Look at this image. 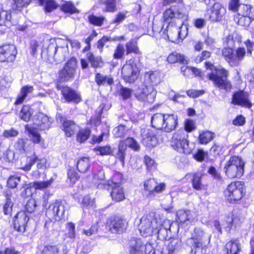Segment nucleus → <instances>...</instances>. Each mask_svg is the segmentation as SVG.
I'll use <instances>...</instances> for the list:
<instances>
[{"label": "nucleus", "instance_id": "nucleus-1", "mask_svg": "<svg viewBox=\"0 0 254 254\" xmlns=\"http://www.w3.org/2000/svg\"><path fill=\"white\" fill-rule=\"evenodd\" d=\"M206 69H210L211 72L208 73L209 79L213 82L215 85L221 89L226 90L231 88V84L227 80L228 71L223 68H217L212 63L209 62L205 63Z\"/></svg>", "mask_w": 254, "mask_h": 254}, {"label": "nucleus", "instance_id": "nucleus-2", "mask_svg": "<svg viewBox=\"0 0 254 254\" xmlns=\"http://www.w3.org/2000/svg\"><path fill=\"white\" fill-rule=\"evenodd\" d=\"M211 235L199 227L195 228L190 239L192 245L191 252L193 254H202L203 248L210 243Z\"/></svg>", "mask_w": 254, "mask_h": 254}, {"label": "nucleus", "instance_id": "nucleus-3", "mask_svg": "<svg viewBox=\"0 0 254 254\" xmlns=\"http://www.w3.org/2000/svg\"><path fill=\"white\" fill-rule=\"evenodd\" d=\"M245 164L240 157L234 156L230 157L224 168L226 175L230 179L240 178L244 174Z\"/></svg>", "mask_w": 254, "mask_h": 254}, {"label": "nucleus", "instance_id": "nucleus-4", "mask_svg": "<svg viewBox=\"0 0 254 254\" xmlns=\"http://www.w3.org/2000/svg\"><path fill=\"white\" fill-rule=\"evenodd\" d=\"M188 134L185 130L180 129L175 132L172 137L171 145L180 153L189 154L191 149L189 146Z\"/></svg>", "mask_w": 254, "mask_h": 254}, {"label": "nucleus", "instance_id": "nucleus-5", "mask_svg": "<svg viewBox=\"0 0 254 254\" xmlns=\"http://www.w3.org/2000/svg\"><path fill=\"white\" fill-rule=\"evenodd\" d=\"M224 196L228 201L235 203L243 197L244 187L240 182L231 183L224 191Z\"/></svg>", "mask_w": 254, "mask_h": 254}, {"label": "nucleus", "instance_id": "nucleus-6", "mask_svg": "<svg viewBox=\"0 0 254 254\" xmlns=\"http://www.w3.org/2000/svg\"><path fill=\"white\" fill-rule=\"evenodd\" d=\"M153 213L143 216L140 220L139 230L142 236L146 237L154 233L155 229L158 224L154 218Z\"/></svg>", "mask_w": 254, "mask_h": 254}, {"label": "nucleus", "instance_id": "nucleus-7", "mask_svg": "<svg viewBox=\"0 0 254 254\" xmlns=\"http://www.w3.org/2000/svg\"><path fill=\"white\" fill-rule=\"evenodd\" d=\"M45 53L47 55L48 61L52 64L54 62L56 64H59L65 61L67 55V51L65 48H59L54 44L50 45L46 51H43L42 56H43Z\"/></svg>", "mask_w": 254, "mask_h": 254}, {"label": "nucleus", "instance_id": "nucleus-8", "mask_svg": "<svg viewBox=\"0 0 254 254\" xmlns=\"http://www.w3.org/2000/svg\"><path fill=\"white\" fill-rule=\"evenodd\" d=\"M139 74V68L132 59L127 61L122 67V75L126 82L133 83L137 80Z\"/></svg>", "mask_w": 254, "mask_h": 254}, {"label": "nucleus", "instance_id": "nucleus-9", "mask_svg": "<svg viewBox=\"0 0 254 254\" xmlns=\"http://www.w3.org/2000/svg\"><path fill=\"white\" fill-rule=\"evenodd\" d=\"M156 91L152 85H142L138 87L135 96L138 100L144 103L154 102Z\"/></svg>", "mask_w": 254, "mask_h": 254}, {"label": "nucleus", "instance_id": "nucleus-10", "mask_svg": "<svg viewBox=\"0 0 254 254\" xmlns=\"http://www.w3.org/2000/svg\"><path fill=\"white\" fill-rule=\"evenodd\" d=\"M131 148L134 151H138L140 149V145L138 142L132 137H128L125 141L121 140L118 145V151L116 157L124 164L125 157L127 147Z\"/></svg>", "mask_w": 254, "mask_h": 254}, {"label": "nucleus", "instance_id": "nucleus-11", "mask_svg": "<svg viewBox=\"0 0 254 254\" xmlns=\"http://www.w3.org/2000/svg\"><path fill=\"white\" fill-rule=\"evenodd\" d=\"M76 61L75 59H70L64 67L59 72V78L61 81L65 82L73 78L75 72Z\"/></svg>", "mask_w": 254, "mask_h": 254}, {"label": "nucleus", "instance_id": "nucleus-12", "mask_svg": "<svg viewBox=\"0 0 254 254\" xmlns=\"http://www.w3.org/2000/svg\"><path fill=\"white\" fill-rule=\"evenodd\" d=\"M17 50L13 45H4L0 47V62H13L16 58Z\"/></svg>", "mask_w": 254, "mask_h": 254}, {"label": "nucleus", "instance_id": "nucleus-13", "mask_svg": "<svg viewBox=\"0 0 254 254\" xmlns=\"http://www.w3.org/2000/svg\"><path fill=\"white\" fill-rule=\"evenodd\" d=\"M65 202L56 200L51 203L47 210L48 214H52L56 221L61 219L65 211Z\"/></svg>", "mask_w": 254, "mask_h": 254}, {"label": "nucleus", "instance_id": "nucleus-14", "mask_svg": "<svg viewBox=\"0 0 254 254\" xmlns=\"http://www.w3.org/2000/svg\"><path fill=\"white\" fill-rule=\"evenodd\" d=\"M28 220L29 217L25 212H18L14 219L15 230L21 233L25 232Z\"/></svg>", "mask_w": 254, "mask_h": 254}, {"label": "nucleus", "instance_id": "nucleus-15", "mask_svg": "<svg viewBox=\"0 0 254 254\" xmlns=\"http://www.w3.org/2000/svg\"><path fill=\"white\" fill-rule=\"evenodd\" d=\"M163 17L165 22L170 23L175 19H186L187 15L181 9L170 8L164 12Z\"/></svg>", "mask_w": 254, "mask_h": 254}, {"label": "nucleus", "instance_id": "nucleus-16", "mask_svg": "<svg viewBox=\"0 0 254 254\" xmlns=\"http://www.w3.org/2000/svg\"><path fill=\"white\" fill-rule=\"evenodd\" d=\"M127 226V221L122 217H116L111 221L109 225L110 230L112 233L119 234L125 232Z\"/></svg>", "mask_w": 254, "mask_h": 254}, {"label": "nucleus", "instance_id": "nucleus-17", "mask_svg": "<svg viewBox=\"0 0 254 254\" xmlns=\"http://www.w3.org/2000/svg\"><path fill=\"white\" fill-rule=\"evenodd\" d=\"M32 118L34 125L41 130L48 129L51 126L48 117L42 112H35Z\"/></svg>", "mask_w": 254, "mask_h": 254}, {"label": "nucleus", "instance_id": "nucleus-18", "mask_svg": "<svg viewBox=\"0 0 254 254\" xmlns=\"http://www.w3.org/2000/svg\"><path fill=\"white\" fill-rule=\"evenodd\" d=\"M248 96V94L243 91L236 92L233 95L232 103L250 109L252 107V104L249 101Z\"/></svg>", "mask_w": 254, "mask_h": 254}, {"label": "nucleus", "instance_id": "nucleus-19", "mask_svg": "<svg viewBox=\"0 0 254 254\" xmlns=\"http://www.w3.org/2000/svg\"><path fill=\"white\" fill-rule=\"evenodd\" d=\"M57 119L63 122L62 128L67 137H71L77 130L78 127L73 121L64 120L60 114L57 116Z\"/></svg>", "mask_w": 254, "mask_h": 254}, {"label": "nucleus", "instance_id": "nucleus-20", "mask_svg": "<svg viewBox=\"0 0 254 254\" xmlns=\"http://www.w3.org/2000/svg\"><path fill=\"white\" fill-rule=\"evenodd\" d=\"M62 93L64 99L67 102H73L77 103L81 101L80 95L74 90L68 86L63 87Z\"/></svg>", "mask_w": 254, "mask_h": 254}, {"label": "nucleus", "instance_id": "nucleus-21", "mask_svg": "<svg viewBox=\"0 0 254 254\" xmlns=\"http://www.w3.org/2000/svg\"><path fill=\"white\" fill-rule=\"evenodd\" d=\"M38 161L37 167L38 169L44 170L46 168L47 160L45 158L38 159L36 156L27 158V164L21 167V169L27 171L31 169L32 166Z\"/></svg>", "mask_w": 254, "mask_h": 254}, {"label": "nucleus", "instance_id": "nucleus-22", "mask_svg": "<svg viewBox=\"0 0 254 254\" xmlns=\"http://www.w3.org/2000/svg\"><path fill=\"white\" fill-rule=\"evenodd\" d=\"M182 27L173 26L172 24H169L167 27V36L169 40L173 42H176L179 39H183L185 36L181 33Z\"/></svg>", "mask_w": 254, "mask_h": 254}, {"label": "nucleus", "instance_id": "nucleus-23", "mask_svg": "<svg viewBox=\"0 0 254 254\" xmlns=\"http://www.w3.org/2000/svg\"><path fill=\"white\" fill-rule=\"evenodd\" d=\"M25 130L29 134V137L34 143L39 144L41 147H45L44 140L35 127H30L28 125L25 126Z\"/></svg>", "mask_w": 254, "mask_h": 254}, {"label": "nucleus", "instance_id": "nucleus-24", "mask_svg": "<svg viewBox=\"0 0 254 254\" xmlns=\"http://www.w3.org/2000/svg\"><path fill=\"white\" fill-rule=\"evenodd\" d=\"M225 8L219 3H215L212 6L210 18L212 21L221 20L226 13Z\"/></svg>", "mask_w": 254, "mask_h": 254}, {"label": "nucleus", "instance_id": "nucleus-25", "mask_svg": "<svg viewBox=\"0 0 254 254\" xmlns=\"http://www.w3.org/2000/svg\"><path fill=\"white\" fill-rule=\"evenodd\" d=\"M177 120V116L174 114H165L163 129L166 132L171 131L176 128L178 124Z\"/></svg>", "mask_w": 254, "mask_h": 254}, {"label": "nucleus", "instance_id": "nucleus-26", "mask_svg": "<svg viewBox=\"0 0 254 254\" xmlns=\"http://www.w3.org/2000/svg\"><path fill=\"white\" fill-rule=\"evenodd\" d=\"M145 249L146 246L140 240L131 241L130 254H146Z\"/></svg>", "mask_w": 254, "mask_h": 254}, {"label": "nucleus", "instance_id": "nucleus-27", "mask_svg": "<svg viewBox=\"0 0 254 254\" xmlns=\"http://www.w3.org/2000/svg\"><path fill=\"white\" fill-rule=\"evenodd\" d=\"M171 223L169 220H165L163 225L158 224L154 232V234H158V238L164 239L168 236V230L170 229Z\"/></svg>", "mask_w": 254, "mask_h": 254}, {"label": "nucleus", "instance_id": "nucleus-28", "mask_svg": "<svg viewBox=\"0 0 254 254\" xmlns=\"http://www.w3.org/2000/svg\"><path fill=\"white\" fill-rule=\"evenodd\" d=\"M177 221L179 223L184 224L187 222H190L192 220V215L190 210L181 209L176 213Z\"/></svg>", "mask_w": 254, "mask_h": 254}, {"label": "nucleus", "instance_id": "nucleus-29", "mask_svg": "<svg viewBox=\"0 0 254 254\" xmlns=\"http://www.w3.org/2000/svg\"><path fill=\"white\" fill-rule=\"evenodd\" d=\"M246 54L244 48L240 47L234 51L233 60L231 61L232 66H237L240 62L244 59Z\"/></svg>", "mask_w": 254, "mask_h": 254}, {"label": "nucleus", "instance_id": "nucleus-30", "mask_svg": "<svg viewBox=\"0 0 254 254\" xmlns=\"http://www.w3.org/2000/svg\"><path fill=\"white\" fill-rule=\"evenodd\" d=\"M167 61L171 64L176 63L186 64H189V60L184 55L177 52H173L170 54L167 58Z\"/></svg>", "mask_w": 254, "mask_h": 254}, {"label": "nucleus", "instance_id": "nucleus-31", "mask_svg": "<svg viewBox=\"0 0 254 254\" xmlns=\"http://www.w3.org/2000/svg\"><path fill=\"white\" fill-rule=\"evenodd\" d=\"M143 143L148 147H155L158 143V139L151 131H148V132L143 136Z\"/></svg>", "mask_w": 254, "mask_h": 254}, {"label": "nucleus", "instance_id": "nucleus-32", "mask_svg": "<svg viewBox=\"0 0 254 254\" xmlns=\"http://www.w3.org/2000/svg\"><path fill=\"white\" fill-rule=\"evenodd\" d=\"M165 119V114L161 113L155 114L151 119V124L152 126L157 129L163 128Z\"/></svg>", "mask_w": 254, "mask_h": 254}, {"label": "nucleus", "instance_id": "nucleus-33", "mask_svg": "<svg viewBox=\"0 0 254 254\" xmlns=\"http://www.w3.org/2000/svg\"><path fill=\"white\" fill-rule=\"evenodd\" d=\"M34 90L32 86L25 85L23 86L20 90V93L18 96L15 102V105L21 104L26 97V96L30 93H31Z\"/></svg>", "mask_w": 254, "mask_h": 254}, {"label": "nucleus", "instance_id": "nucleus-34", "mask_svg": "<svg viewBox=\"0 0 254 254\" xmlns=\"http://www.w3.org/2000/svg\"><path fill=\"white\" fill-rule=\"evenodd\" d=\"M95 80L99 86L104 85L106 83L111 85L114 83L113 79L111 76L104 75L99 73L96 74Z\"/></svg>", "mask_w": 254, "mask_h": 254}, {"label": "nucleus", "instance_id": "nucleus-35", "mask_svg": "<svg viewBox=\"0 0 254 254\" xmlns=\"http://www.w3.org/2000/svg\"><path fill=\"white\" fill-rule=\"evenodd\" d=\"M226 254H238L240 251V245L237 240L229 241L225 245Z\"/></svg>", "mask_w": 254, "mask_h": 254}, {"label": "nucleus", "instance_id": "nucleus-36", "mask_svg": "<svg viewBox=\"0 0 254 254\" xmlns=\"http://www.w3.org/2000/svg\"><path fill=\"white\" fill-rule=\"evenodd\" d=\"M54 179L51 178L47 181H37L30 184V187L34 189L35 190H43L50 187L54 182Z\"/></svg>", "mask_w": 254, "mask_h": 254}, {"label": "nucleus", "instance_id": "nucleus-37", "mask_svg": "<svg viewBox=\"0 0 254 254\" xmlns=\"http://www.w3.org/2000/svg\"><path fill=\"white\" fill-rule=\"evenodd\" d=\"M105 174L103 170H101L99 171L97 173H94V176L93 179V183L97 185V187L99 188H103L104 182Z\"/></svg>", "mask_w": 254, "mask_h": 254}, {"label": "nucleus", "instance_id": "nucleus-38", "mask_svg": "<svg viewBox=\"0 0 254 254\" xmlns=\"http://www.w3.org/2000/svg\"><path fill=\"white\" fill-rule=\"evenodd\" d=\"M11 16L10 12L4 10H0V25L7 27L11 25Z\"/></svg>", "mask_w": 254, "mask_h": 254}, {"label": "nucleus", "instance_id": "nucleus-39", "mask_svg": "<svg viewBox=\"0 0 254 254\" xmlns=\"http://www.w3.org/2000/svg\"><path fill=\"white\" fill-rule=\"evenodd\" d=\"M111 195L112 199L117 202L122 201L125 198L122 188L119 186L113 189Z\"/></svg>", "mask_w": 254, "mask_h": 254}, {"label": "nucleus", "instance_id": "nucleus-40", "mask_svg": "<svg viewBox=\"0 0 254 254\" xmlns=\"http://www.w3.org/2000/svg\"><path fill=\"white\" fill-rule=\"evenodd\" d=\"M90 167L89 158L83 157L78 160L77 163V168L80 173H85Z\"/></svg>", "mask_w": 254, "mask_h": 254}, {"label": "nucleus", "instance_id": "nucleus-41", "mask_svg": "<svg viewBox=\"0 0 254 254\" xmlns=\"http://www.w3.org/2000/svg\"><path fill=\"white\" fill-rule=\"evenodd\" d=\"M234 20L238 25L242 26H248L252 22L250 15H245L240 13H238V15L235 17Z\"/></svg>", "mask_w": 254, "mask_h": 254}, {"label": "nucleus", "instance_id": "nucleus-42", "mask_svg": "<svg viewBox=\"0 0 254 254\" xmlns=\"http://www.w3.org/2000/svg\"><path fill=\"white\" fill-rule=\"evenodd\" d=\"M86 57L91 66L94 68L101 66L103 64L101 58L100 57H95L92 53H88L86 54Z\"/></svg>", "mask_w": 254, "mask_h": 254}, {"label": "nucleus", "instance_id": "nucleus-43", "mask_svg": "<svg viewBox=\"0 0 254 254\" xmlns=\"http://www.w3.org/2000/svg\"><path fill=\"white\" fill-rule=\"evenodd\" d=\"M126 48L127 55H128L131 53L136 54H141V52L137 46V42L134 40H131L127 42L126 44Z\"/></svg>", "mask_w": 254, "mask_h": 254}, {"label": "nucleus", "instance_id": "nucleus-44", "mask_svg": "<svg viewBox=\"0 0 254 254\" xmlns=\"http://www.w3.org/2000/svg\"><path fill=\"white\" fill-rule=\"evenodd\" d=\"M214 133L210 131H202L199 134L198 139L201 144H207L214 137Z\"/></svg>", "mask_w": 254, "mask_h": 254}, {"label": "nucleus", "instance_id": "nucleus-45", "mask_svg": "<svg viewBox=\"0 0 254 254\" xmlns=\"http://www.w3.org/2000/svg\"><path fill=\"white\" fill-rule=\"evenodd\" d=\"M145 78L146 82H148V83H151L150 85L153 87L154 85L157 84L160 82V78L157 72L146 73Z\"/></svg>", "mask_w": 254, "mask_h": 254}, {"label": "nucleus", "instance_id": "nucleus-46", "mask_svg": "<svg viewBox=\"0 0 254 254\" xmlns=\"http://www.w3.org/2000/svg\"><path fill=\"white\" fill-rule=\"evenodd\" d=\"M102 2L105 5V11L114 12L117 11L116 0H102Z\"/></svg>", "mask_w": 254, "mask_h": 254}, {"label": "nucleus", "instance_id": "nucleus-47", "mask_svg": "<svg viewBox=\"0 0 254 254\" xmlns=\"http://www.w3.org/2000/svg\"><path fill=\"white\" fill-rule=\"evenodd\" d=\"M94 149L95 151L99 152L98 154L102 156L111 155L116 156V154H114V149L108 145L96 147Z\"/></svg>", "mask_w": 254, "mask_h": 254}, {"label": "nucleus", "instance_id": "nucleus-48", "mask_svg": "<svg viewBox=\"0 0 254 254\" xmlns=\"http://www.w3.org/2000/svg\"><path fill=\"white\" fill-rule=\"evenodd\" d=\"M181 242L178 240L171 241L168 245V254H176L180 248Z\"/></svg>", "mask_w": 254, "mask_h": 254}, {"label": "nucleus", "instance_id": "nucleus-49", "mask_svg": "<svg viewBox=\"0 0 254 254\" xmlns=\"http://www.w3.org/2000/svg\"><path fill=\"white\" fill-rule=\"evenodd\" d=\"M104 16H96L94 15H90L88 16V19L90 24L95 26H101L105 20Z\"/></svg>", "mask_w": 254, "mask_h": 254}, {"label": "nucleus", "instance_id": "nucleus-50", "mask_svg": "<svg viewBox=\"0 0 254 254\" xmlns=\"http://www.w3.org/2000/svg\"><path fill=\"white\" fill-rule=\"evenodd\" d=\"M192 185L194 189L196 190H201L202 189L203 185L202 184V179L200 176L198 174H195L193 175L192 180Z\"/></svg>", "mask_w": 254, "mask_h": 254}, {"label": "nucleus", "instance_id": "nucleus-51", "mask_svg": "<svg viewBox=\"0 0 254 254\" xmlns=\"http://www.w3.org/2000/svg\"><path fill=\"white\" fill-rule=\"evenodd\" d=\"M156 181L153 179H149L146 181L144 184V189L148 191V194H153V190L155 187Z\"/></svg>", "mask_w": 254, "mask_h": 254}, {"label": "nucleus", "instance_id": "nucleus-52", "mask_svg": "<svg viewBox=\"0 0 254 254\" xmlns=\"http://www.w3.org/2000/svg\"><path fill=\"white\" fill-rule=\"evenodd\" d=\"M125 50L124 47L122 44H118L115 49L113 54V58L115 59L120 60L123 58L125 54Z\"/></svg>", "mask_w": 254, "mask_h": 254}, {"label": "nucleus", "instance_id": "nucleus-53", "mask_svg": "<svg viewBox=\"0 0 254 254\" xmlns=\"http://www.w3.org/2000/svg\"><path fill=\"white\" fill-rule=\"evenodd\" d=\"M62 9L63 11L66 13H74L78 12L76 8L70 1L66 2L63 4L62 6Z\"/></svg>", "mask_w": 254, "mask_h": 254}, {"label": "nucleus", "instance_id": "nucleus-54", "mask_svg": "<svg viewBox=\"0 0 254 254\" xmlns=\"http://www.w3.org/2000/svg\"><path fill=\"white\" fill-rule=\"evenodd\" d=\"M60 245L47 246L43 250V254H58L59 253Z\"/></svg>", "mask_w": 254, "mask_h": 254}, {"label": "nucleus", "instance_id": "nucleus-55", "mask_svg": "<svg viewBox=\"0 0 254 254\" xmlns=\"http://www.w3.org/2000/svg\"><path fill=\"white\" fill-rule=\"evenodd\" d=\"M90 133V131L88 129L80 130L77 135V141L81 143L85 141L88 138Z\"/></svg>", "mask_w": 254, "mask_h": 254}, {"label": "nucleus", "instance_id": "nucleus-56", "mask_svg": "<svg viewBox=\"0 0 254 254\" xmlns=\"http://www.w3.org/2000/svg\"><path fill=\"white\" fill-rule=\"evenodd\" d=\"M234 51L231 48H225L223 50V56L225 57L226 61L231 66V61L233 60Z\"/></svg>", "mask_w": 254, "mask_h": 254}, {"label": "nucleus", "instance_id": "nucleus-57", "mask_svg": "<svg viewBox=\"0 0 254 254\" xmlns=\"http://www.w3.org/2000/svg\"><path fill=\"white\" fill-rule=\"evenodd\" d=\"M126 131L125 126L120 125L114 128L113 133L116 137H121L125 135Z\"/></svg>", "mask_w": 254, "mask_h": 254}, {"label": "nucleus", "instance_id": "nucleus-58", "mask_svg": "<svg viewBox=\"0 0 254 254\" xmlns=\"http://www.w3.org/2000/svg\"><path fill=\"white\" fill-rule=\"evenodd\" d=\"M244 217L237 213L233 214L232 217L231 224L235 227H238L244 221Z\"/></svg>", "mask_w": 254, "mask_h": 254}, {"label": "nucleus", "instance_id": "nucleus-59", "mask_svg": "<svg viewBox=\"0 0 254 254\" xmlns=\"http://www.w3.org/2000/svg\"><path fill=\"white\" fill-rule=\"evenodd\" d=\"M119 93L123 99L127 100L131 96L132 90L128 88L122 87L120 89Z\"/></svg>", "mask_w": 254, "mask_h": 254}, {"label": "nucleus", "instance_id": "nucleus-60", "mask_svg": "<svg viewBox=\"0 0 254 254\" xmlns=\"http://www.w3.org/2000/svg\"><path fill=\"white\" fill-rule=\"evenodd\" d=\"M37 206V203L35 199L30 198L27 201L26 205V210L29 213H32L34 211Z\"/></svg>", "mask_w": 254, "mask_h": 254}, {"label": "nucleus", "instance_id": "nucleus-61", "mask_svg": "<svg viewBox=\"0 0 254 254\" xmlns=\"http://www.w3.org/2000/svg\"><path fill=\"white\" fill-rule=\"evenodd\" d=\"M68 178L72 184H74L79 179V176L75 170L70 169L68 171Z\"/></svg>", "mask_w": 254, "mask_h": 254}, {"label": "nucleus", "instance_id": "nucleus-62", "mask_svg": "<svg viewBox=\"0 0 254 254\" xmlns=\"http://www.w3.org/2000/svg\"><path fill=\"white\" fill-rule=\"evenodd\" d=\"M13 203L10 198L7 197L6 202L3 205V211L5 214H10L12 211Z\"/></svg>", "mask_w": 254, "mask_h": 254}, {"label": "nucleus", "instance_id": "nucleus-63", "mask_svg": "<svg viewBox=\"0 0 254 254\" xmlns=\"http://www.w3.org/2000/svg\"><path fill=\"white\" fill-rule=\"evenodd\" d=\"M57 7V4L53 0H48L45 2V9L46 12H51Z\"/></svg>", "mask_w": 254, "mask_h": 254}, {"label": "nucleus", "instance_id": "nucleus-64", "mask_svg": "<svg viewBox=\"0 0 254 254\" xmlns=\"http://www.w3.org/2000/svg\"><path fill=\"white\" fill-rule=\"evenodd\" d=\"M20 177H10L7 181V186L9 188H14L16 187L17 184L20 182Z\"/></svg>", "mask_w": 254, "mask_h": 254}]
</instances>
